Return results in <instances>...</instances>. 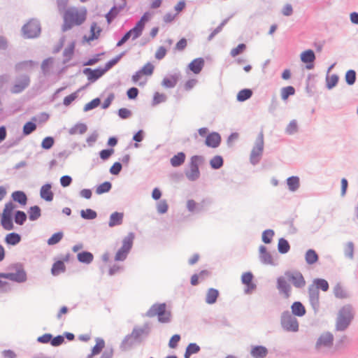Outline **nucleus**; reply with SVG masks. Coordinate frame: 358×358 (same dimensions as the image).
I'll list each match as a JSON object with an SVG mask.
<instances>
[{"mask_svg":"<svg viewBox=\"0 0 358 358\" xmlns=\"http://www.w3.org/2000/svg\"><path fill=\"white\" fill-rule=\"evenodd\" d=\"M166 308V303H155L146 312L145 316L148 317L157 316L159 323H169L171 322L172 314Z\"/></svg>","mask_w":358,"mask_h":358,"instance_id":"4","label":"nucleus"},{"mask_svg":"<svg viewBox=\"0 0 358 358\" xmlns=\"http://www.w3.org/2000/svg\"><path fill=\"white\" fill-rule=\"evenodd\" d=\"M252 150H255V152H258L262 155L264 150V134L262 132H260L258 134L255 141V144Z\"/></svg>","mask_w":358,"mask_h":358,"instance_id":"48","label":"nucleus"},{"mask_svg":"<svg viewBox=\"0 0 358 358\" xmlns=\"http://www.w3.org/2000/svg\"><path fill=\"white\" fill-rule=\"evenodd\" d=\"M87 126L86 124L78 122L69 129V133L71 135H74L77 132L79 133L80 134H83L87 131Z\"/></svg>","mask_w":358,"mask_h":358,"instance_id":"49","label":"nucleus"},{"mask_svg":"<svg viewBox=\"0 0 358 358\" xmlns=\"http://www.w3.org/2000/svg\"><path fill=\"white\" fill-rule=\"evenodd\" d=\"M115 150L113 148H106L99 151V155L101 160L103 162L107 161L114 154Z\"/></svg>","mask_w":358,"mask_h":358,"instance_id":"63","label":"nucleus"},{"mask_svg":"<svg viewBox=\"0 0 358 358\" xmlns=\"http://www.w3.org/2000/svg\"><path fill=\"white\" fill-rule=\"evenodd\" d=\"M205 61L203 57L194 59L187 66L189 71L195 74L199 73L203 69Z\"/></svg>","mask_w":358,"mask_h":358,"instance_id":"26","label":"nucleus"},{"mask_svg":"<svg viewBox=\"0 0 358 358\" xmlns=\"http://www.w3.org/2000/svg\"><path fill=\"white\" fill-rule=\"evenodd\" d=\"M311 285L319 291L327 292L329 289V284L328 281L324 278H314Z\"/></svg>","mask_w":358,"mask_h":358,"instance_id":"39","label":"nucleus"},{"mask_svg":"<svg viewBox=\"0 0 358 358\" xmlns=\"http://www.w3.org/2000/svg\"><path fill=\"white\" fill-rule=\"evenodd\" d=\"M75 48H76V41H72L71 42H70L69 44L68 45V46L64 48V50L63 51V56L64 57L62 61L63 64L67 63L72 59V57L74 55V52H75Z\"/></svg>","mask_w":358,"mask_h":358,"instance_id":"32","label":"nucleus"},{"mask_svg":"<svg viewBox=\"0 0 358 358\" xmlns=\"http://www.w3.org/2000/svg\"><path fill=\"white\" fill-rule=\"evenodd\" d=\"M151 325L149 322H145L142 326L136 325L131 332L123 338L120 348L122 351H127L135 345L143 343L150 335Z\"/></svg>","mask_w":358,"mask_h":358,"instance_id":"1","label":"nucleus"},{"mask_svg":"<svg viewBox=\"0 0 358 358\" xmlns=\"http://www.w3.org/2000/svg\"><path fill=\"white\" fill-rule=\"evenodd\" d=\"M259 258L262 264L265 265L276 266L271 254L268 251L267 248L261 245L259 247Z\"/></svg>","mask_w":358,"mask_h":358,"instance_id":"16","label":"nucleus"},{"mask_svg":"<svg viewBox=\"0 0 358 358\" xmlns=\"http://www.w3.org/2000/svg\"><path fill=\"white\" fill-rule=\"evenodd\" d=\"M22 236L17 232H10L7 234L4 238V242L8 245L15 246L20 243Z\"/></svg>","mask_w":358,"mask_h":358,"instance_id":"31","label":"nucleus"},{"mask_svg":"<svg viewBox=\"0 0 358 358\" xmlns=\"http://www.w3.org/2000/svg\"><path fill=\"white\" fill-rule=\"evenodd\" d=\"M339 76L337 74H332L331 76H327L326 77V87L328 90H332L338 83Z\"/></svg>","mask_w":358,"mask_h":358,"instance_id":"53","label":"nucleus"},{"mask_svg":"<svg viewBox=\"0 0 358 358\" xmlns=\"http://www.w3.org/2000/svg\"><path fill=\"white\" fill-rule=\"evenodd\" d=\"M285 275L292 285L298 289H301L306 285V280L302 273L299 271H286Z\"/></svg>","mask_w":358,"mask_h":358,"instance_id":"11","label":"nucleus"},{"mask_svg":"<svg viewBox=\"0 0 358 358\" xmlns=\"http://www.w3.org/2000/svg\"><path fill=\"white\" fill-rule=\"evenodd\" d=\"M77 260L82 264H90L94 260V255L87 250H82L77 254Z\"/></svg>","mask_w":358,"mask_h":358,"instance_id":"29","label":"nucleus"},{"mask_svg":"<svg viewBox=\"0 0 358 358\" xmlns=\"http://www.w3.org/2000/svg\"><path fill=\"white\" fill-rule=\"evenodd\" d=\"M41 216V208L38 205L30 206L27 210V217L30 221H36Z\"/></svg>","mask_w":358,"mask_h":358,"instance_id":"33","label":"nucleus"},{"mask_svg":"<svg viewBox=\"0 0 358 358\" xmlns=\"http://www.w3.org/2000/svg\"><path fill=\"white\" fill-rule=\"evenodd\" d=\"M101 99L99 97H96L84 106L83 111L88 112L90 110H92L97 108L99 105H101Z\"/></svg>","mask_w":358,"mask_h":358,"instance_id":"58","label":"nucleus"},{"mask_svg":"<svg viewBox=\"0 0 358 358\" xmlns=\"http://www.w3.org/2000/svg\"><path fill=\"white\" fill-rule=\"evenodd\" d=\"M9 268L14 269L15 272H0V291L2 292H8L11 290L10 283L7 281L2 280V278L17 283L24 282L27 280V272L21 263L13 264L10 265Z\"/></svg>","mask_w":358,"mask_h":358,"instance_id":"2","label":"nucleus"},{"mask_svg":"<svg viewBox=\"0 0 358 358\" xmlns=\"http://www.w3.org/2000/svg\"><path fill=\"white\" fill-rule=\"evenodd\" d=\"M66 271V265L64 263V261L57 260L55 262L51 268V274L53 276H57L59 275L61 273H63Z\"/></svg>","mask_w":358,"mask_h":358,"instance_id":"42","label":"nucleus"},{"mask_svg":"<svg viewBox=\"0 0 358 358\" xmlns=\"http://www.w3.org/2000/svg\"><path fill=\"white\" fill-rule=\"evenodd\" d=\"M301 61L306 64V68L308 70L313 69L315 66V54L312 49L303 51L300 55Z\"/></svg>","mask_w":358,"mask_h":358,"instance_id":"15","label":"nucleus"},{"mask_svg":"<svg viewBox=\"0 0 358 358\" xmlns=\"http://www.w3.org/2000/svg\"><path fill=\"white\" fill-rule=\"evenodd\" d=\"M30 84V78L28 75H22L19 79H17L10 91L13 94H19L24 91Z\"/></svg>","mask_w":358,"mask_h":358,"instance_id":"14","label":"nucleus"},{"mask_svg":"<svg viewBox=\"0 0 358 358\" xmlns=\"http://www.w3.org/2000/svg\"><path fill=\"white\" fill-rule=\"evenodd\" d=\"M308 302L313 310L314 314L317 315L320 309V291L311 284L308 287Z\"/></svg>","mask_w":358,"mask_h":358,"instance_id":"10","label":"nucleus"},{"mask_svg":"<svg viewBox=\"0 0 358 358\" xmlns=\"http://www.w3.org/2000/svg\"><path fill=\"white\" fill-rule=\"evenodd\" d=\"M127 50H124L120 52L119 55H116L115 57L108 60L104 65L103 69L106 73L109 70H110L115 65H116L120 59L127 54Z\"/></svg>","mask_w":358,"mask_h":358,"instance_id":"37","label":"nucleus"},{"mask_svg":"<svg viewBox=\"0 0 358 358\" xmlns=\"http://www.w3.org/2000/svg\"><path fill=\"white\" fill-rule=\"evenodd\" d=\"M186 155L184 152H178L170 159V164L173 167H179L184 164Z\"/></svg>","mask_w":358,"mask_h":358,"instance_id":"35","label":"nucleus"},{"mask_svg":"<svg viewBox=\"0 0 358 358\" xmlns=\"http://www.w3.org/2000/svg\"><path fill=\"white\" fill-rule=\"evenodd\" d=\"M204 162V157L195 155L191 157L189 162V170L185 171L187 178L192 182L197 180L200 176L199 166Z\"/></svg>","mask_w":358,"mask_h":358,"instance_id":"6","label":"nucleus"},{"mask_svg":"<svg viewBox=\"0 0 358 358\" xmlns=\"http://www.w3.org/2000/svg\"><path fill=\"white\" fill-rule=\"evenodd\" d=\"M52 183L46 182L41 187L40 197L46 202H50L54 199L55 194L52 191Z\"/></svg>","mask_w":358,"mask_h":358,"instance_id":"20","label":"nucleus"},{"mask_svg":"<svg viewBox=\"0 0 358 358\" xmlns=\"http://www.w3.org/2000/svg\"><path fill=\"white\" fill-rule=\"evenodd\" d=\"M319 260V255L314 249H308L305 254V261L308 265H313Z\"/></svg>","mask_w":358,"mask_h":358,"instance_id":"40","label":"nucleus"},{"mask_svg":"<svg viewBox=\"0 0 358 358\" xmlns=\"http://www.w3.org/2000/svg\"><path fill=\"white\" fill-rule=\"evenodd\" d=\"M64 237V233L62 231L54 233L48 239L47 243L48 245H54L59 243Z\"/></svg>","mask_w":358,"mask_h":358,"instance_id":"56","label":"nucleus"},{"mask_svg":"<svg viewBox=\"0 0 358 358\" xmlns=\"http://www.w3.org/2000/svg\"><path fill=\"white\" fill-rule=\"evenodd\" d=\"M278 251L280 254H287L290 250V245L285 238H280L278 243Z\"/></svg>","mask_w":358,"mask_h":358,"instance_id":"46","label":"nucleus"},{"mask_svg":"<svg viewBox=\"0 0 358 358\" xmlns=\"http://www.w3.org/2000/svg\"><path fill=\"white\" fill-rule=\"evenodd\" d=\"M124 213L115 211L110 214L108 226L109 227H114L117 226H120L123 222Z\"/></svg>","mask_w":358,"mask_h":358,"instance_id":"30","label":"nucleus"},{"mask_svg":"<svg viewBox=\"0 0 358 358\" xmlns=\"http://www.w3.org/2000/svg\"><path fill=\"white\" fill-rule=\"evenodd\" d=\"M280 325L282 329L287 332L296 333L299 329L298 320L289 310H284L281 313Z\"/></svg>","mask_w":358,"mask_h":358,"instance_id":"9","label":"nucleus"},{"mask_svg":"<svg viewBox=\"0 0 358 358\" xmlns=\"http://www.w3.org/2000/svg\"><path fill=\"white\" fill-rule=\"evenodd\" d=\"M275 232L273 229H268L264 230L262 234V241L265 244H270L272 242Z\"/></svg>","mask_w":358,"mask_h":358,"instance_id":"59","label":"nucleus"},{"mask_svg":"<svg viewBox=\"0 0 358 358\" xmlns=\"http://www.w3.org/2000/svg\"><path fill=\"white\" fill-rule=\"evenodd\" d=\"M21 31L24 38H36L41 34V22L36 18H31L22 26Z\"/></svg>","mask_w":358,"mask_h":358,"instance_id":"7","label":"nucleus"},{"mask_svg":"<svg viewBox=\"0 0 358 358\" xmlns=\"http://www.w3.org/2000/svg\"><path fill=\"white\" fill-rule=\"evenodd\" d=\"M221 142V135L217 131H212L206 136L204 144L208 148H217L220 145Z\"/></svg>","mask_w":358,"mask_h":358,"instance_id":"17","label":"nucleus"},{"mask_svg":"<svg viewBox=\"0 0 358 358\" xmlns=\"http://www.w3.org/2000/svg\"><path fill=\"white\" fill-rule=\"evenodd\" d=\"M286 183L288 189L292 192H294L298 190L300 187V178L296 176H289L287 178Z\"/></svg>","mask_w":358,"mask_h":358,"instance_id":"36","label":"nucleus"},{"mask_svg":"<svg viewBox=\"0 0 358 358\" xmlns=\"http://www.w3.org/2000/svg\"><path fill=\"white\" fill-rule=\"evenodd\" d=\"M102 31V29L97 25L96 22H94L91 24L90 29V36L85 35L83 36V41L91 42L94 40H96L99 38L100 34Z\"/></svg>","mask_w":358,"mask_h":358,"instance_id":"21","label":"nucleus"},{"mask_svg":"<svg viewBox=\"0 0 358 358\" xmlns=\"http://www.w3.org/2000/svg\"><path fill=\"white\" fill-rule=\"evenodd\" d=\"M37 117L34 116L29 121L24 123L22 127V131L21 136L24 138V136L30 135L37 128Z\"/></svg>","mask_w":358,"mask_h":358,"instance_id":"24","label":"nucleus"},{"mask_svg":"<svg viewBox=\"0 0 358 358\" xmlns=\"http://www.w3.org/2000/svg\"><path fill=\"white\" fill-rule=\"evenodd\" d=\"M180 76V72L171 74L169 76H166L163 78L161 84L165 88H173L177 85Z\"/></svg>","mask_w":358,"mask_h":358,"instance_id":"25","label":"nucleus"},{"mask_svg":"<svg viewBox=\"0 0 358 358\" xmlns=\"http://www.w3.org/2000/svg\"><path fill=\"white\" fill-rule=\"evenodd\" d=\"M276 287L279 292L284 294L285 298L287 299L290 296L291 285L287 282L283 276H279L276 280Z\"/></svg>","mask_w":358,"mask_h":358,"instance_id":"18","label":"nucleus"},{"mask_svg":"<svg viewBox=\"0 0 358 358\" xmlns=\"http://www.w3.org/2000/svg\"><path fill=\"white\" fill-rule=\"evenodd\" d=\"M83 73L87 76L89 83H95L106 73L101 66L94 69L90 67H86L83 69Z\"/></svg>","mask_w":358,"mask_h":358,"instance_id":"13","label":"nucleus"},{"mask_svg":"<svg viewBox=\"0 0 358 358\" xmlns=\"http://www.w3.org/2000/svg\"><path fill=\"white\" fill-rule=\"evenodd\" d=\"M144 76H150L153 74L155 66L150 62H148L139 69Z\"/></svg>","mask_w":358,"mask_h":358,"instance_id":"64","label":"nucleus"},{"mask_svg":"<svg viewBox=\"0 0 358 358\" xmlns=\"http://www.w3.org/2000/svg\"><path fill=\"white\" fill-rule=\"evenodd\" d=\"M145 136V134L143 129H139L134 134L132 140L135 141L134 144V148H138L140 147V144L138 143H141L143 141Z\"/></svg>","mask_w":358,"mask_h":358,"instance_id":"57","label":"nucleus"},{"mask_svg":"<svg viewBox=\"0 0 358 358\" xmlns=\"http://www.w3.org/2000/svg\"><path fill=\"white\" fill-rule=\"evenodd\" d=\"M13 222V215H7L6 213L1 214L0 223L3 229L6 231L14 229L15 226Z\"/></svg>","mask_w":358,"mask_h":358,"instance_id":"27","label":"nucleus"},{"mask_svg":"<svg viewBox=\"0 0 358 358\" xmlns=\"http://www.w3.org/2000/svg\"><path fill=\"white\" fill-rule=\"evenodd\" d=\"M201 348L196 343H190L185 348L184 358H190L192 355L197 354L200 352Z\"/></svg>","mask_w":358,"mask_h":358,"instance_id":"43","label":"nucleus"},{"mask_svg":"<svg viewBox=\"0 0 358 358\" xmlns=\"http://www.w3.org/2000/svg\"><path fill=\"white\" fill-rule=\"evenodd\" d=\"M166 99H167V96H166V94L156 92L153 94L152 105V106L158 105L161 103L165 102L166 101Z\"/></svg>","mask_w":358,"mask_h":358,"instance_id":"62","label":"nucleus"},{"mask_svg":"<svg viewBox=\"0 0 358 358\" xmlns=\"http://www.w3.org/2000/svg\"><path fill=\"white\" fill-rule=\"evenodd\" d=\"M295 93H296V90L293 86L289 85V86L284 87L281 89V92H280L281 99L283 101H286L288 99V98L290 96L294 95Z\"/></svg>","mask_w":358,"mask_h":358,"instance_id":"52","label":"nucleus"},{"mask_svg":"<svg viewBox=\"0 0 358 358\" xmlns=\"http://www.w3.org/2000/svg\"><path fill=\"white\" fill-rule=\"evenodd\" d=\"M334 344V336L333 334L327 331L324 334H322L317 340L315 348L317 349L320 348L322 346L326 348H331Z\"/></svg>","mask_w":358,"mask_h":358,"instance_id":"19","label":"nucleus"},{"mask_svg":"<svg viewBox=\"0 0 358 358\" xmlns=\"http://www.w3.org/2000/svg\"><path fill=\"white\" fill-rule=\"evenodd\" d=\"M36 64V62L31 59L19 62L15 64V70L16 71H27L34 68Z\"/></svg>","mask_w":358,"mask_h":358,"instance_id":"38","label":"nucleus"},{"mask_svg":"<svg viewBox=\"0 0 358 358\" xmlns=\"http://www.w3.org/2000/svg\"><path fill=\"white\" fill-rule=\"evenodd\" d=\"M27 214L20 210H15L13 215L14 222L17 225H23L27 220Z\"/></svg>","mask_w":358,"mask_h":358,"instance_id":"44","label":"nucleus"},{"mask_svg":"<svg viewBox=\"0 0 358 358\" xmlns=\"http://www.w3.org/2000/svg\"><path fill=\"white\" fill-rule=\"evenodd\" d=\"M87 9L83 8L79 10L77 8L69 7L63 14V24L62 31L66 32L71 29L74 26H80L86 20Z\"/></svg>","mask_w":358,"mask_h":358,"instance_id":"3","label":"nucleus"},{"mask_svg":"<svg viewBox=\"0 0 358 358\" xmlns=\"http://www.w3.org/2000/svg\"><path fill=\"white\" fill-rule=\"evenodd\" d=\"M357 80V73L354 69H349L345 72V81L348 85H353Z\"/></svg>","mask_w":358,"mask_h":358,"instance_id":"54","label":"nucleus"},{"mask_svg":"<svg viewBox=\"0 0 358 358\" xmlns=\"http://www.w3.org/2000/svg\"><path fill=\"white\" fill-rule=\"evenodd\" d=\"M55 142L54 137L48 136L42 140L41 146L43 150H49L53 147Z\"/></svg>","mask_w":358,"mask_h":358,"instance_id":"60","label":"nucleus"},{"mask_svg":"<svg viewBox=\"0 0 358 358\" xmlns=\"http://www.w3.org/2000/svg\"><path fill=\"white\" fill-rule=\"evenodd\" d=\"M210 166L213 170H218L224 165V159L221 155H215L209 162Z\"/></svg>","mask_w":358,"mask_h":358,"instance_id":"47","label":"nucleus"},{"mask_svg":"<svg viewBox=\"0 0 358 358\" xmlns=\"http://www.w3.org/2000/svg\"><path fill=\"white\" fill-rule=\"evenodd\" d=\"M105 348V341L102 338H96V344L92 348V355H99Z\"/></svg>","mask_w":358,"mask_h":358,"instance_id":"50","label":"nucleus"},{"mask_svg":"<svg viewBox=\"0 0 358 358\" xmlns=\"http://www.w3.org/2000/svg\"><path fill=\"white\" fill-rule=\"evenodd\" d=\"M291 312L290 313L294 317H302L306 314V309L305 306L302 303L301 301H294L291 306Z\"/></svg>","mask_w":358,"mask_h":358,"instance_id":"22","label":"nucleus"},{"mask_svg":"<svg viewBox=\"0 0 358 358\" xmlns=\"http://www.w3.org/2000/svg\"><path fill=\"white\" fill-rule=\"evenodd\" d=\"M11 198L13 201L18 203L21 206L27 205L28 197L26 193L22 190H16L11 194Z\"/></svg>","mask_w":358,"mask_h":358,"instance_id":"28","label":"nucleus"},{"mask_svg":"<svg viewBox=\"0 0 358 358\" xmlns=\"http://www.w3.org/2000/svg\"><path fill=\"white\" fill-rule=\"evenodd\" d=\"M219 296L220 292L218 289L213 287L209 288L206 296L205 301L208 304L213 305L217 302Z\"/></svg>","mask_w":358,"mask_h":358,"instance_id":"34","label":"nucleus"},{"mask_svg":"<svg viewBox=\"0 0 358 358\" xmlns=\"http://www.w3.org/2000/svg\"><path fill=\"white\" fill-rule=\"evenodd\" d=\"M334 294L336 298L343 299L348 297V294L345 291L340 283H337L334 287Z\"/></svg>","mask_w":358,"mask_h":358,"instance_id":"55","label":"nucleus"},{"mask_svg":"<svg viewBox=\"0 0 358 358\" xmlns=\"http://www.w3.org/2000/svg\"><path fill=\"white\" fill-rule=\"evenodd\" d=\"M253 94V92L250 88L241 90L236 94V100L238 102H244L250 99Z\"/></svg>","mask_w":358,"mask_h":358,"instance_id":"41","label":"nucleus"},{"mask_svg":"<svg viewBox=\"0 0 358 358\" xmlns=\"http://www.w3.org/2000/svg\"><path fill=\"white\" fill-rule=\"evenodd\" d=\"M250 353L253 358H265L268 354V350L262 345H251Z\"/></svg>","mask_w":358,"mask_h":358,"instance_id":"23","label":"nucleus"},{"mask_svg":"<svg viewBox=\"0 0 358 358\" xmlns=\"http://www.w3.org/2000/svg\"><path fill=\"white\" fill-rule=\"evenodd\" d=\"M80 213V217L86 220H92L97 217L96 211L91 208L81 210Z\"/></svg>","mask_w":358,"mask_h":358,"instance_id":"51","label":"nucleus"},{"mask_svg":"<svg viewBox=\"0 0 358 358\" xmlns=\"http://www.w3.org/2000/svg\"><path fill=\"white\" fill-rule=\"evenodd\" d=\"M254 275L251 271L244 272L241 275V283L245 285L244 293L251 294L257 289V285L253 282Z\"/></svg>","mask_w":358,"mask_h":358,"instance_id":"12","label":"nucleus"},{"mask_svg":"<svg viewBox=\"0 0 358 358\" xmlns=\"http://www.w3.org/2000/svg\"><path fill=\"white\" fill-rule=\"evenodd\" d=\"M53 62L54 60L52 57H48L42 62L41 67L42 72L45 76H46L49 73L50 69L52 66Z\"/></svg>","mask_w":358,"mask_h":358,"instance_id":"61","label":"nucleus"},{"mask_svg":"<svg viewBox=\"0 0 358 358\" xmlns=\"http://www.w3.org/2000/svg\"><path fill=\"white\" fill-rule=\"evenodd\" d=\"M112 189V183L110 181H105L95 187V193L98 195H101L105 193H108Z\"/></svg>","mask_w":358,"mask_h":358,"instance_id":"45","label":"nucleus"},{"mask_svg":"<svg viewBox=\"0 0 358 358\" xmlns=\"http://www.w3.org/2000/svg\"><path fill=\"white\" fill-rule=\"evenodd\" d=\"M354 319L353 308L350 304H346L338 311L336 329L343 331L348 329Z\"/></svg>","mask_w":358,"mask_h":358,"instance_id":"5","label":"nucleus"},{"mask_svg":"<svg viewBox=\"0 0 358 358\" xmlns=\"http://www.w3.org/2000/svg\"><path fill=\"white\" fill-rule=\"evenodd\" d=\"M134 238L135 234L133 232H129L128 235L123 238L122 246L117 250L115 255L114 260L115 262H123L127 259L133 247Z\"/></svg>","mask_w":358,"mask_h":358,"instance_id":"8","label":"nucleus"}]
</instances>
